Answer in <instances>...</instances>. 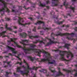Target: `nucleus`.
Instances as JSON below:
<instances>
[{"label":"nucleus","instance_id":"29","mask_svg":"<svg viewBox=\"0 0 77 77\" xmlns=\"http://www.w3.org/2000/svg\"><path fill=\"white\" fill-rule=\"evenodd\" d=\"M14 75L15 76V77H18V75L16 74L15 73H14Z\"/></svg>","mask_w":77,"mask_h":77},{"label":"nucleus","instance_id":"30","mask_svg":"<svg viewBox=\"0 0 77 77\" xmlns=\"http://www.w3.org/2000/svg\"><path fill=\"white\" fill-rule=\"evenodd\" d=\"M62 23H63V22H58V24H62Z\"/></svg>","mask_w":77,"mask_h":77},{"label":"nucleus","instance_id":"4","mask_svg":"<svg viewBox=\"0 0 77 77\" xmlns=\"http://www.w3.org/2000/svg\"><path fill=\"white\" fill-rule=\"evenodd\" d=\"M45 54L43 56V57L45 58L41 60L42 62H48L49 64H54L55 65H56V61L54 60H53L51 59V57L50 55V54L47 52H44Z\"/></svg>","mask_w":77,"mask_h":77},{"label":"nucleus","instance_id":"44","mask_svg":"<svg viewBox=\"0 0 77 77\" xmlns=\"http://www.w3.org/2000/svg\"><path fill=\"white\" fill-rule=\"evenodd\" d=\"M19 31V32H21V31H22V29H21V28H20Z\"/></svg>","mask_w":77,"mask_h":77},{"label":"nucleus","instance_id":"49","mask_svg":"<svg viewBox=\"0 0 77 77\" xmlns=\"http://www.w3.org/2000/svg\"><path fill=\"white\" fill-rule=\"evenodd\" d=\"M62 48V46H60L58 48Z\"/></svg>","mask_w":77,"mask_h":77},{"label":"nucleus","instance_id":"28","mask_svg":"<svg viewBox=\"0 0 77 77\" xmlns=\"http://www.w3.org/2000/svg\"><path fill=\"white\" fill-rule=\"evenodd\" d=\"M19 11H20V10H22V6H19Z\"/></svg>","mask_w":77,"mask_h":77},{"label":"nucleus","instance_id":"36","mask_svg":"<svg viewBox=\"0 0 77 77\" xmlns=\"http://www.w3.org/2000/svg\"><path fill=\"white\" fill-rule=\"evenodd\" d=\"M46 3L47 4H48V3H50V1L49 0H48L46 1Z\"/></svg>","mask_w":77,"mask_h":77},{"label":"nucleus","instance_id":"24","mask_svg":"<svg viewBox=\"0 0 77 77\" xmlns=\"http://www.w3.org/2000/svg\"><path fill=\"white\" fill-rule=\"evenodd\" d=\"M21 54H18V56H16V55H15V57H17V58H18V60H21V58H19V56H20V55H21Z\"/></svg>","mask_w":77,"mask_h":77},{"label":"nucleus","instance_id":"60","mask_svg":"<svg viewBox=\"0 0 77 77\" xmlns=\"http://www.w3.org/2000/svg\"><path fill=\"white\" fill-rule=\"evenodd\" d=\"M67 15H69V16H70V14H68Z\"/></svg>","mask_w":77,"mask_h":77},{"label":"nucleus","instance_id":"64","mask_svg":"<svg viewBox=\"0 0 77 77\" xmlns=\"http://www.w3.org/2000/svg\"><path fill=\"white\" fill-rule=\"evenodd\" d=\"M2 21H3V19H2Z\"/></svg>","mask_w":77,"mask_h":77},{"label":"nucleus","instance_id":"33","mask_svg":"<svg viewBox=\"0 0 77 77\" xmlns=\"http://www.w3.org/2000/svg\"><path fill=\"white\" fill-rule=\"evenodd\" d=\"M33 31L34 32H36V27H34V28L33 29Z\"/></svg>","mask_w":77,"mask_h":77},{"label":"nucleus","instance_id":"7","mask_svg":"<svg viewBox=\"0 0 77 77\" xmlns=\"http://www.w3.org/2000/svg\"><path fill=\"white\" fill-rule=\"evenodd\" d=\"M63 71H65V72H66L67 73H71L72 74V72H73L74 71L75 72V74L74 75L75 77H77V69L76 70H68L67 69H63Z\"/></svg>","mask_w":77,"mask_h":77},{"label":"nucleus","instance_id":"54","mask_svg":"<svg viewBox=\"0 0 77 77\" xmlns=\"http://www.w3.org/2000/svg\"><path fill=\"white\" fill-rule=\"evenodd\" d=\"M3 58V57H2L0 56V59H2Z\"/></svg>","mask_w":77,"mask_h":77},{"label":"nucleus","instance_id":"59","mask_svg":"<svg viewBox=\"0 0 77 77\" xmlns=\"http://www.w3.org/2000/svg\"><path fill=\"white\" fill-rule=\"evenodd\" d=\"M15 33H17V31H16L15 32H14Z\"/></svg>","mask_w":77,"mask_h":77},{"label":"nucleus","instance_id":"21","mask_svg":"<svg viewBox=\"0 0 77 77\" xmlns=\"http://www.w3.org/2000/svg\"><path fill=\"white\" fill-rule=\"evenodd\" d=\"M39 3L40 4L39 6L41 7H45V5L44 3H41V2H40Z\"/></svg>","mask_w":77,"mask_h":77},{"label":"nucleus","instance_id":"9","mask_svg":"<svg viewBox=\"0 0 77 77\" xmlns=\"http://www.w3.org/2000/svg\"><path fill=\"white\" fill-rule=\"evenodd\" d=\"M66 1L65 0V1L64 2L63 5L65 6L66 8H70V9H71L72 11L73 12H74V9H75V8L73 7L72 6H70V7H69V6L68 5V3H66Z\"/></svg>","mask_w":77,"mask_h":77},{"label":"nucleus","instance_id":"23","mask_svg":"<svg viewBox=\"0 0 77 77\" xmlns=\"http://www.w3.org/2000/svg\"><path fill=\"white\" fill-rule=\"evenodd\" d=\"M39 71L40 72H42L44 73H47V70H44V69H42V70H39Z\"/></svg>","mask_w":77,"mask_h":77},{"label":"nucleus","instance_id":"39","mask_svg":"<svg viewBox=\"0 0 77 77\" xmlns=\"http://www.w3.org/2000/svg\"><path fill=\"white\" fill-rule=\"evenodd\" d=\"M72 1L73 2H75L77 1V0H72Z\"/></svg>","mask_w":77,"mask_h":77},{"label":"nucleus","instance_id":"45","mask_svg":"<svg viewBox=\"0 0 77 77\" xmlns=\"http://www.w3.org/2000/svg\"><path fill=\"white\" fill-rule=\"evenodd\" d=\"M18 63H19L20 65H21V63H20L18 62L17 63V64H18Z\"/></svg>","mask_w":77,"mask_h":77},{"label":"nucleus","instance_id":"37","mask_svg":"<svg viewBox=\"0 0 77 77\" xmlns=\"http://www.w3.org/2000/svg\"><path fill=\"white\" fill-rule=\"evenodd\" d=\"M47 74H46V76H48V75H49V73L47 72Z\"/></svg>","mask_w":77,"mask_h":77},{"label":"nucleus","instance_id":"40","mask_svg":"<svg viewBox=\"0 0 77 77\" xmlns=\"http://www.w3.org/2000/svg\"><path fill=\"white\" fill-rule=\"evenodd\" d=\"M13 29H16L17 28V26H13Z\"/></svg>","mask_w":77,"mask_h":77},{"label":"nucleus","instance_id":"1","mask_svg":"<svg viewBox=\"0 0 77 77\" xmlns=\"http://www.w3.org/2000/svg\"><path fill=\"white\" fill-rule=\"evenodd\" d=\"M11 40H8V42H14V43L16 44V47L17 48H22V49L24 50V52H25L26 54H30L31 53V51H32V52H34L35 53H36V54H40L41 53H43L44 54V56H45V54L44 53V52H47L44 50H42V51L41 50H37L35 48V47H36V45H34L33 44H28V45L31 48H26V45H27L25 44L26 42L27 43L29 42V40H22V42H20V43H21L23 45V47H21V46L19 45H18L17 42H15V41L17 40V38H11Z\"/></svg>","mask_w":77,"mask_h":77},{"label":"nucleus","instance_id":"5","mask_svg":"<svg viewBox=\"0 0 77 77\" xmlns=\"http://www.w3.org/2000/svg\"><path fill=\"white\" fill-rule=\"evenodd\" d=\"M0 2L2 4H0V5H3L4 6V8H3L2 9H0V13L1 14V15H3V14L5 13V12H7L9 13V10L8 8H7V3L2 0H0Z\"/></svg>","mask_w":77,"mask_h":77},{"label":"nucleus","instance_id":"18","mask_svg":"<svg viewBox=\"0 0 77 77\" xmlns=\"http://www.w3.org/2000/svg\"><path fill=\"white\" fill-rule=\"evenodd\" d=\"M38 42H39L40 44H45V43L42 41H40L39 40H36V42H33V43L34 44H37Z\"/></svg>","mask_w":77,"mask_h":77},{"label":"nucleus","instance_id":"25","mask_svg":"<svg viewBox=\"0 0 77 77\" xmlns=\"http://www.w3.org/2000/svg\"><path fill=\"white\" fill-rule=\"evenodd\" d=\"M12 11L13 12H14L15 14H16V12H18V11H16V10H15L13 9H12Z\"/></svg>","mask_w":77,"mask_h":77},{"label":"nucleus","instance_id":"14","mask_svg":"<svg viewBox=\"0 0 77 77\" xmlns=\"http://www.w3.org/2000/svg\"><path fill=\"white\" fill-rule=\"evenodd\" d=\"M53 6H58L59 0H52Z\"/></svg>","mask_w":77,"mask_h":77},{"label":"nucleus","instance_id":"63","mask_svg":"<svg viewBox=\"0 0 77 77\" xmlns=\"http://www.w3.org/2000/svg\"><path fill=\"white\" fill-rule=\"evenodd\" d=\"M55 19H56V20H57V17H56L55 18Z\"/></svg>","mask_w":77,"mask_h":77},{"label":"nucleus","instance_id":"61","mask_svg":"<svg viewBox=\"0 0 77 77\" xmlns=\"http://www.w3.org/2000/svg\"><path fill=\"white\" fill-rule=\"evenodd\" d=\"M6 57H8V56H5Z\"/></svg>","mask_w":77,"mask_h":77},{"label":"nucleus","instance_id":"56","mask_svg":"<svg viewBox=\"0 0 77 77\" xmlns=\"http://www.w3.org/2000/svg\"><path fill=\"white\" fill-rule=\"evenodd\" d=\"M4 63H6V61H3Z\"/></svg>","mask_w":77,"mask_h":77},{"label":"nucleus","instance_id":"53","mask_svg":"<svg viewBox=\"0 0 77 77\" xmlns=\"http://www.w3.org/2000/svg\"><path fill=\"white\" fill-rule=\"evenodd\" d=\"M33 77H36V75H34V76Z\"/></svg>","mask_w":77,"mask_h":77},{"label":"nucleus","instance_id":"46","mask_svg":"<svg viewBox=\"0 0 77 77\" xmlns=\"http://www.w3.org/2000/svg\"><path fill=\"white\" fill-rule=\"evenodd\" d=\"M23 8H25V9H28V8H26V7L25 6H24V7H23Z\"/></svg>","mask_w":77,"mask_h":77},{"label":"nucleus","instance_id":"51","mask_svg":"<svg viewBox=\"0 0 77 77\" xmlns=\"http://www.w3.org/2000/svg\"><path fill=\"white\" fill-rule=\"evenodd\" d=\"M37 18L38 19H39V16H37Z\"/></svg>","mask_w":77,"mask_h":77},{"label":"nucleus","instance_id":"27","mask_svg":"<svg viewBox=\"0 0 77 77\" xmlns=\"http://www.w3.org/2000/svg\"><path fill=\"white\" fill-rule=\"evenodd\" d=\"M9 74V73L6 72V74L5 75L6 77H8V74Z\"/></svg>","mask_w":77,"mask_h":77},{"label":"nucleus","instance_id":"11","mask_svg":"<svg viewBox=\"0 0 77 77\" xmlns=\"http://www.w3.org/2000/svg\"><path fill=\"white\" fill-rule=\"evenodd\" d=\"M6 48H8V50H11L13 53H14V54H16V53H17V51H15V49L14 48L8 46H7L6 47Z\"/></svg>","mask_w":77,"mask_h":77},{"label":"nucleus","instance_id":"41","mask_svg":"<svg viewBox=\"0 0 77 77\" xmlns=\"http://www.w3.org/2000/svg\"><path fill=\"white\" fill-rule=\"evenodd\" d=\"M29 2V3H32V2L29 1V0H27V2Z\"/></svg>","mask_w":77,"mask_h":77},{"label":"nucleus","instance_id":"3","mask_svg":"<svg viewBox=\"0 0 77 77\" xmlns=\"http://www.w3.org/2000/svg\"><path fill=\"white\" fill-rule=\"evenodd\" d=\"M54 51H55L56 53H60V55L61 57V60H62L66 61V64L68 63L69 61L70 60H71V59L69 60H66V59L65 58V57H64L65 54V53H67V57L68 59V58H71L72 59L74 57L73 54H72V53H71V52L70 51H69L68 52L67 51H61L59 50H54Z\"/></svg>","mask_w":77,"mask_h":77},{"label":"nucleus","instance_id":"62","mask_svg":"<svg viewBox=\"0 0 77 77\" xmlns=\"http://www.w3.org/2000/svg\"><path fill=\"white\" fill-rule=\"evenodd\" d=\"M32 8H35V7L33 6H32Z\"/></svg>","mask_w":77,"mask_h":77},{"label":"nucleus","instance_id":"55","mask_svg":"<svg viewBox=\"0 0 77 77\" xmlns=\"http://www.w3.org/2000/svg\"><path fill=\"white\" fill-rule=\"evenodd\" d=\"M75 67H77V65H75Z\"/></svg>","mask_w":77,"mask_h":77},{"label":"nucleus","instance_id":"15","mask_svg":"<svg viewBox=\"0 0 77 77\" xmlns=\"http://www.w3.org/2000/svg\"><path fill=\"white\" fill-rule=\"evenodd\" d=\"M58 72L57 73L56 75V76L55 77H58V76H60V75H63L64 76L65 75H63L62 73L60 71V68L58 67Z\"/></svg>","mask_w":77,"mask_h":77},{"label":"nucleus","instance_id":"17","mask_svg":"<svg viewBox=\"0 0 77 77\" xmlns=\"http://www.w3.org/2000/svg\"><path fill=\"white\" fill-rule=\"evenodd\" d=\"M52 69L53 67H52V66L49 67V69L50 71H51V72H53V75H54V73L56 72V71L55 70H52Z\"/></svg>","mask_w":77,"mask_h":77},{"label":"nucleus","instance_id":"47","mask_svg":"<svg viewBox=\"0 0 77 77\" xmlns=\"http://www.w3.org/2000/svg\"><path fill=\"white\" fill-rule=\"evenodd\" d=\"M32 5H34V6H35V5H36V4H32Z\"/></svg>","mask_w":77,"mask_h":77},{"label":"nucleus","instance_id":"26","mask_svg":"<svg viewBox=\"0 0 77 77\" xmlns=\"http://www.w3.org/2000/svg\"><path fill=\"white\" fill-rule=\"evenodd\" d=\"M62 27H69V25H63V26H62Z\"/></svg>","mask_w":77,"mask_h":77},{"label":"nucleus","instance_id":"57","mask_svg":"<svg viewBox=\"0 0 77 77\" xmlns=\"http://www.w3.org/2000/svg\"><path fill=\"white\" fill-rule=\"evenodd\" d=\"M10 62H7V63H8V65H9V63H10Z\"/></svg>","mask_w":77,"mask_h":77},{"label":"nucleus","instance_id":"48","mask_svg":"<svg viewBox=\"0 0 77 77\" xmlns=\"http://www.w3.org/2000/svg\"><path fill=\"white\" fill-rule=\"evenodd\" d=\"M41 29V27L39 26L38 28V29Z\"/></svg>","mask_w":77,"mask_h":77},{"label":"nucleus","instance_id":"13","mask_svg":"<svg viewBox=\"0 0 77 77\" xmlns=\"http://www.w3.org/2000/svg\"><path fill=\"white\" fill-rule=\"evenodd\" d=\"M47 39L49 42L47 43L46 46H48V45H51V44H54V43H57V42H55L54 41H52L50 39H48V38H47Z\"/></svg>","mask_w":77,"mask_h":77},{"label":"nucleus","instance_id":"43","mask_svg":"<svg viewBox=\"0 0 77 77\" xmlns=\"http://www.w3.org/2000/svg\"><path fill=\"white\" fill-rule=\"evenodd\" d=\"M75 31H77V27H75Z\"/></svg>","mask_w":77,"mask_h":77},{"label":"nucleus","instance_id":"31","mask_svg":"<svg viewBox=\"0 0 77 77\" xmlns=\"http://www.w3.org/2000/svg\"><path fill=\"white\" fill-rule=\"evenodd\" d=\"M28 19H30V20L31 21H33V19L31 17H29L28 18Z\"/></svg>","mask_w":77,"mask_h":77},{"label":"nucleus","instance_id":"2","mask_svg":"<svg viewBox=\"0 0 77 77\" xmlns=\"http://www.w3.org/2000/svg\"><path fill=\"white\" fill-rule=\"evenodd\" d=\"M23 61L24 63H25V65H26V66L24 67V66H23L22 67V68H24L25 72L21 71V67H17V72H20L21 74H22L23 75L26 74V75H29V70H33V69L37 70V69L39 68L38 67H36L35 66H34L32 68H30L29 66V64L27 63H26V61L25 60H23Z\"/></svg>","mask_w":77,"mask_h":77},{"label":"nucleus","instance_id":"10","mask_svg":"<svg viewBox=\"0 0 77 77\" xmlns=\"http://www.w3.org/2000/svg\"><path fill=\"white\" fill-rule=\"evenodd\" d=\"M42 23H43L42 28L44 30H49V28H48L46 27H45V28L44 27V22H42V21H38L37 23H35L34 24H35V25H37V24H41Z\"/></svg>","mask_w":77,"mask_h":77},{"label":"nucleus","instance_id":"42","mask_svg":"<svg viewBox=\"0 0 77 77\" xmlns=\"http://www.w3.org/2000/svg\"><path fill=\"white\" fill-rule=\"evenodd\" d=\"M46 8H47V9H50V7H49V6H47Z\"/></svg>","mask_w":77,"mask_h":77},{"label":"nucleus","instance_id":"16","mask_svg":"<svg viewBox=\"0 0 77 77\" xmlns=\"http://www.w3.org/2000/svg\"><path fill=\"white\" fill-rule=\"evenodd\" d=\"M27 58L29 60H31L32 61H33V60H38V58L36 59L35 58H33L30 56H27Z\"/></svg>","mask_w":77,"mask_h":77},{"label":"nucleus","instance_id":"34","mask_svg":"<svg viewBox=\"0 0 77 77\" xmlns=\"http://www.w3.org/2000/svg\"><path fill=\"white\" fill-rule=\"evenodd\" d=\"M76 41H77V39H74L73 41V43H75V42Z\"/></svg>","mask_w":77,"mask_h":77},{"label":"nucleus","instance_id":"8","mask_svg":"<svg viewBox=\"0 0 77 77\" xmlns=\"http://www.w3.org/2000/svg\"><path fill=\"white\" fill-rule=\"evenodd\" d=\"M19 20H18V23L20 25H23L24 26H25V25H29L30 24V23H26L25 24H23L22 23H24V21H23V19L21 18V17H17Z\"/></svg>","mask_w":77,"mask_h":77},{"label":"nucleus","instance_id":"20","mask_svg":"<svg viewBox=\"0 0 77 77\" xmlns=\"http://www.w3.org/2000/svg\"><path fill=\"white\" fill-rule=\"evenodd\" d=\"M5 29H8V30H10V31H12V29L10 28V27H8L7 26H8V25H7V24H6L5 25Z\"/></svg>","mask_w":77,"mask_h":77},{"label":"nucleus","instance_id":"38","mask_svg":"<svg viewBox=\"0 0 77 77\" xmlns=\"http://www.w3.org/2000/svg\"><path fill=\"white\" fill-rule=\"evenodd\" d=\"M53 35H54V36H55V35L54 34V33H52L51 34V36L52 37L53 36Z\"/></svg>","mask_w":77,"mask_h":77},{"label":"nucleus","instance_id":"52","mask_svg":"<svg viewBox=\"0 0 77 77\" xmlns=\"http://www.w3.org/2000/svg\"><path fill=\"white\" fill-rule=\"evenodd\" d=\"M4 68H5V67H8V66H4Z\"/></svg>","mask_w":77,"mask_h":77},{"label":"nucleus","instance_id":"58","mask_svg":"<svg viewBox=\"0 0 77 77\" xmlns=\"http://www.w3.org/2000/svg\"><path fill=\"white\" fill-rule=\"evenodd\" d=\"M11 0H7V2H9Z\"/></svg>","mask_w":77,"mask_h":77},{"label":"nucleus","instance_id":"6","mask_svg":"<svg viewBox=\"0 0 77 77\" xmlns=\"http://www.w3.org/2000/svg\"><path fill=\"white\" fill-rule=\"evenodd\" d=\"M59 35H60V36H68V37H66V39H68L69 40H73L74 38H73V37L76 36V35L73 33H72L71 34H69L67 33L63 34L61 32H60L58 34L56 35V36Z\"/></svg>","mask_w":77,"mask_h":77},{"label":"nucleus","instance_id":"22","mask_svg":"<svg viewBox=\"0 0 77 77\" xmlns=\"http://www.w3.org/2000/svg\"><path fill=\"white\" fill-rule=\"evenodd\" d=\"M69 45H70L66 43L65 44V45L64 46V47H65V48H66L68 50L69 47Z\"/></svg>","mask_w":77,"mask_h":77},{"label":"nucleus","instance_id":"19","mask_svg":"<svg viewBox=\"0 0 77 77\" xmlns=\"http://www.w3.org/2000/svg\"><path fill=\"white\" fill-rule=\"evenodd\" d=\"M20 36L21 37H23V38H26L27 36V34L26 33L23 32V33H20L19 34Z\"/></svg>","mask_w":77,"mask_h":77},{"label":"nucleus","instance_id":"35","mask_svg":"<svg viewBox=\"0 0 77 77\" xmlns=\"http://www.w3.org/2000/svg\"><path fill=\"white\" fill-rule=\"evenodd\" d=\"M17 18H16V17H14L13 18V20H17Z\"/></svg>","mask_w":77,"mask_h":77},{"label":"nucleus","instance_id":"32","mask_svg":"<svg viewBox=\"0 0 77 77\" xmlns=\"http://www.w3.org/2000/svg\"><path fill=\"white\" fill-rule=\"evenodd\" d=\"M5 19L7 21H9L10 20V18H6Z\"/></svg>","mask_w":77,"mask_h":77},{"label":"nucleus","instance_id":"50","mask_svg":"<svg viewBox=\"0 0 77 77\" xmlns=\"http://www.w3.org/2000/svg\"><path fill=\"white\" fill-rule=\"evenodd\" d=\"M59 65V66H62V64H61V63H60V65Z\"/></svg>","mask_w":77,"mask_h":77},{"label":"nucleus","instance_id":"12","mask_svg":"<svg viewBox=\"0 0 77 77\" xmlns=\"http://www.w3.org/2000/svg\"><path fill=\"white\" fill-rule=\"evenodd\" d=\"M29 34V36L31 39H33L34 38H38L39 37V35H35V36H32L31 35V32L30 31H28Z\"/></svg>","mask_w":77,"mask_h":77}]
</instances>
